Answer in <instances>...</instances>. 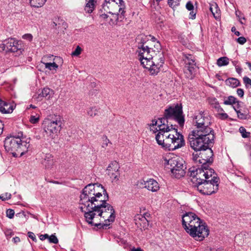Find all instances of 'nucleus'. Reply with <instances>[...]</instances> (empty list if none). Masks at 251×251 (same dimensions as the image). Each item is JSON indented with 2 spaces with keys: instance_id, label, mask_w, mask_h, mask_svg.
Listing matches in <instances>:
<instances>
[{
  "instance_id": "1",
  "label": "nucleus",
  "mask_w": 251,
  "mask_h": 251,
  "mask_svg": "<svg viewBox=\"0 0 251 251\" xmlns=\"http://www.w3.org/2000/svg\"><path fill=\"white\" fill-rule=\"evenodd\" d=\"M79 198V208L84 212L86 221L89 225L104 228L114 222L115 211L107 203L108 195L102 185L88 184L82 190Z\"/></svg>"
},
{
  "instance_id": "2",
  "label": "nucleus",
  "mask_w": 251,
  "mask_h": 251,
  "mask_svg": "<svg viewBox=\"0 0 251 251\" xmlns=\"http://www.w3.org/2000/svg\"><path fill=\"white\" fill-rule=\"evenodd\" d=\"M161 50L159 41L154 43L153 48L144 46V43L138 45L139 60L143 67L149 69L152 75H157L164 63V55Z\"/></svg>"
},
{
  "instance_id": "3",
  "label": "nucleus",
  "mask_w": 251,
  "mask_h": 251,
  "mask_svg": "<svg viewBox=\"0 0 251 251\" xmlns=\"http://www.w3.org/2000/svg\"><path fill=\"white\" fill-rule=\"evenodd\" d=\"M159 132L155 135V139L159 145L169 151H174L185 145L183 136L177 132L175 126L172 124L160 126Z\"/></svg>"
},
{
  "instance_id": "4",
  "label": "nucleus",
  "mask_w": 251,
  "mask_h": 251,
  "mask_svg": "<svg viewBox=\"0 0 251 251\" xmlns=\"http://www.w3.org/2000/svg\"><path fill=\"white\" fill-rule=\"evenodd\" d=\"M182 225L186 232L197 241H202L209 234L206 224L192 212H186L182 215Z\"/></svg>"
},
{
  "instance_id": "5",
  "label": "nucleus",
  "mask_w": 251,
  "mask_h": 251,
  "mask_svg": "<svg viewBox=\"0 0 251 251\" xmlns=\"http://www.w3.org/2000/svg\"><path fill=\"white\" fill-rule=\"evenodd\" d=\"M29 142V138H26L22 132H19L18 135L7 137L4 141V147L13 156L17 157L19 154L22 156L27 151Z\"/></svg>"
},
{
  "instance_id": "6",
  "label": "nucleus",
  "mask_w": 251,
  "mask_h": 251,
  "mask_svg": "<svg viewBox=\"0 0 251 251\" xmlns=\"http://www.w3.org/2000/svg\"><path fill=\"white\" fill-rule=\"evenodd\" d=\"M189 140L190 147L198 152L209 146L214 139V134H205L201 131H192L189 135Z\"/></svg>"
},
{
  "instance_id": "7",
  "label": "nucleus",
  "mask_w": 251,
  "mask_h": 251,
  "mask_svg": "<svg viewBox=\"0 0 251 251\" xmlns=\"http://www.w3.org/2000/svg\"><path fill=\"white\" fill-rule=\"evenodd\" d=\"M169 120H174L176 121L180 126L182 127L184 124V117L183 115L182 108L181 105L178 104L171 105L166 108L164 113V117L159 119L160 126H166L169 124Z\"/></svg>"
},
{
  "instance_id": "8",
  "label": "nucleus",
  "mask_w": 251,
  "mask_h": 251,
  "mask_svg": "<svg viewBox=\"0 0 251 251\" xmlns=\"http://www.w3.org/2000/svg\"><path fill=\"white\" fill-rule=\"evenodd\" d=\"M207 178L199 177V181L196 182L195 187L197 188V190L202 194L210 195L215 193L219 188V178L217 176V174L214 171L211 176H209L206 177Z\"/></svg>"
},
{
  "instance_id": "9",
  "label": "nucleus",
  "mask_w": 251,
  "mask_h": 251,
  "mask_svg": "<svg viewBox=\"0 0 251 251\" xmlns=\"http://www.w3.org/2000/svg\"><path fill=\"white\" fill-rule=\"evenodd\" d=\"M125 5L123 0H105L102 5L101 12L104 11L114 16L117 22L122 21L125 18Z\"/></svg>"
},
{
  "instance_id": "10",
  "label": "nucleus",
  "mask_w": 251,
  "mask_h": 251,
  "mask_svg": "<svg viewBox=\"0 0 251 251\" xmlns=\"http://www.w3.org/2000/svg\"><path fill=\"white\" fill-rule=\"evenodd\" d=\"M213 151L208 146L198 152H194L192 154V159L195 164H199L206 170H209V165L213 161Z\"/></svg>"
},
{
  "instance_id": "11",
  "label": "nucleus",
  "mask_w": 251,
  "mask_h": 251,
  "mask_svg": "<svg viewBox=\"0 0 251 251\" xmlns=\"http://www.w3.org/2000/svg\"><path fill=\"white\" fill-rule=\"evenodd\" d=\"M193 123L196 129L193 131H201L205 134H214V130L209 127L211 124L210 117L204 112L196 113L194 116Z\"/></svg>"
},
{
  "instance_id": "12",
  "label": "nucleus",
  "mask_w": 251,
  "mask_h": 251,
  "mask_svg": "<svg viewBox=\"0 0 251 251\" xmlns=\"http://www.w3.org/2000/svg\"><path fill=\"white\" fill-rule=\"evenodd\" d=\"M165 161L166 167L171 170L175 177L180 178L185 175L186 167L182 159L174 157Z\"/></svg>"
},
{
  "instance_id": "13",
  "label": "nucleus",
  "mask_w": 251,
  "mask_h": 251,
  "mask_svg": "<svg viewBox=\"0 0 251 251\" xmlns=\"http://www.w3.org/2000/svg\"><path fill=\"white\" fill-rule=\"evenodd\" d=\"M63 119L60 115H54L50 119H46L43 123L44 130L51 138L62 128Z\"/></svg>"
},
{
  "instance_id": "14",
  "label": "nucleus",
  "mask_w": 251,
  "mask_h": 251,
  "mask_svg": "<svg viewBox=\"0 0 251 251\" xmlns=\"http://www.w3.org/2000/svg\"><path fill=\"white\" fill-rule=\"evenodd\" d=\"M197 166H193L190 168L188 170L189 175L192 177V181L193 183L196 184V182L199 181V177L202 178H207V176H211L212 173H214V170L210 168L209 170H206L201 167L200 164H196Z\"/></svg>"
},
{
  "instance_id": "15",
  "label": "nucleus",
  "mask_w": 251,
  "mask_h": 251,
  "mask_svg": "<svg viewBox=\"0 0 251 251\" xmlns=\"http://www.w3.org/2000/svg\"><path fill=\"white\" fill-rule=\"evenodd\" d=\"M4 50L7 51L16 53V55L22 54L25 50L23 42L20 40H17L14 38L6 39L3 44Z\"/></svg>"
},
{
  "instance_id": "16",
  "label": "nucleus",
  "mask_w": 251,
  "mask_h": 251,
  "mask_svg": "<svg viewBox=\"0 0 251 251\" xmlns=\"http://www.w3.org/2000/svg\"><path fill=\"white\" fill-rule=\"evenodd\" d=\"M185 66L184 72L188 78H192L196 71L197 66L194 57L191 54L186 56L185 59Z\"/></svg>"
},
{
  "instance_id": "17",
  "label": "nucleus",
  "mask_w": 251,
  "mask_h": 251,
  "mask_svg": "<svg viewBox=\"0 0 251 251\" xmlns=\"http://www.w3.org/2000/svg\"><path fill=\"white\" fill-rule=\"evenodd\" d=\"M120 165L116 161H112L107 168V174L112 179V182H116L119 180L120 176Z\"/></svg>"
},
{
  "instance_id": "18",
  "label": "nucleus",
  "mask_w": 251,
  "mask_h": 251,
  "mask_svg": "<svg viewBox=\"0 0 251 251\" xmlns=\"http://www.w3.org/2000/svg\"><path fill=\"white\" fill-rule=\"evenodd\" d=\"M42 164L46 169L51 168L54 164L53 156L50 153L46 154L43 158Z\"/></svg>"
},
{
  "instance_id": "19",
  "label": "nucleus",
  "mask_w": 251,
  "mask_h": 251,
  "mask_svg": "<svg viewBox=\"0 0 251 251\" xmlns=\"http://www.w3.org/2000/svg\"><path fill=\"white\" fill-rule=\"evenodd\" d=\"M144 186L148 190L152 192H157L160 188L158 183L153 179H150L145 181Z\"/></svg>"
},
{
  "instance_id": "20",
  "label": "nucleus",
  "mask_w": 251,
  "mask_h": 251,
  "mask_svg": "<svg viewBox=\"0 0 251 251\" xmlns=\"http://www.w3.org/2000/svg\"><path fill=\"white\" fill-rule=\"evenodd\" d=\"M13 106L0 100V111L2 113H11L13 111Z\"/></svg>"
},
{
  "instance_id": "21",
  "label": "nucleus",
  "mask_w": 251,
  "mask_h": 251,
  "mask_svg": "<svg viewBox=\"0 0 251 251\" xmlns=\"http://www.w3.org/2000/svg\"><path fill=\"white\" fill-rule=\"evenodd\" d=\"M96 2V0H87L84 7L85 12L89 14L92 13L95 9Z\"/></svg>"
},
{
  "instance_id": "22",
  "label": "nucleus",
  "mask_w": 251,
  "mask_h": 251,
  "mask_svg": "<svg viewBox=\"0 0 251 251\" xmlns=\"http://www.w3.org/2000/svg\"><path fill=\"white\" fill-rule=\"evenodd\" d=\"M53 94V90L49 88H44L39 94V98H45L49 99Z\"/></svg>"
},
{
  "instance_id": "23",
  "label": "nucleus",
  "mask_w": 251,
  "mask_h": 251,
  "mask_svg": "<svg viewBox=\"0 0 251 251\" xmlns=\"http://www.w3.org/2000/svg\"><path fill=\"white\" fill-rule=\"evenodd\" d=\"M30 4L34 7H41L43 6L47 0H29Z\"/></svg>"
},
{
  "instance_id": "24",
  "label": "nucleus",
  "mask_w": 251,
  "mask_h": 251,
  "mask_svg": "<svg viewBox=\"0 0 251 251\" xmlns=\"http://www.w3.org/2000/svg\"><path fill=\"white\" fill-rule=\"evenodd\" d=\"M229 59L226 57H222L217 60V64L218 66L221 67L228 65Z\"/></svg>"
},
{
  "instance_id": "25",
  "label": "nucleus",
  "mask_w": 251,
  "mask_h": 251,
  "mask_svg": "<svg viewBox=\"0 0 251 251\" xmlns=\"http://www.w3.org/2000/svg\"><path fill=\"white\" fill-rule=\"evenodd\" d=\"M226 83L229 84L232 87H236L239 85V81L235 78H230L226 80Z\"/></svg>"
},
{
  "instance_id": "26",
  "label": "nucleus",
  "mask_w": 251,
  "mask_h": 251,
  "mask_svg": "<svg viewBox=\"0 0 251 251\" xmlns=\"http://www.w3.org/2000/svg\"><path fill=\"white\" fill-rule=\"evenodd\" d=\"M236 102H238L236 98L230 96L224 100V103L226 105H231L233 104H236Z\"/></svg>"
},
{
  "instance_id": "27",
  "label": "nucleus",
  "mask_w": 251,
  "mask_h": 251,
  "mask_svg": "<svg viewBox=\"0 0 251 251\" xmlns=\"http://www.w3.org/2000/svg\"><path fill=\"white\" fill-rule=\"evenodd\" d=\"M41 63H42L43 64H44L46 68L50 70H56L58 67V65H57L55 62L45 63V62H43L42 61Z\"/></svg>"
},
{
  "instance_id": "28",
  "label": "nucleus",
  "mask_w": 251,
  "mask_h": 251,
  "mask_svg": "<svg viewBox=\"0 0 251 251\" xmlns=\"http://www.w3.org/2000/svg\"><path fill=\"white\" fill-rule=\"evenodd\" d=\"M101 147L104 149H106L108 146V144H112V143L108 139L106 135H103L101 137Z\"/></svg>"
},
{
  "instance_id": "29",
  "label": "nucleus",
  "mask_w": 251,
  "mask_h": 251,
  "mask_svg": "<svg viewBox=\"0 0 251 251\" xmlns=\"http://www.w3.org/2000/svg\"><path fill=\"white\" fill-rule=\"evenodd\" d=\"M40 119V115L38 114H35V115H31L29 118V122L31 124H36L38 123Z\"/></svg>"
},
{
  "instance_id": "30",
  "label": "nucleus",
  "mask_w": 251,
  "mask_h": 251,
  "mask_svg": "<svg viewBox=\"0 0 251 251\" xmlns=\"http://www.w3.org/2000/svg\"><path fill=\"white\" fill-rule=\"evenodd\" d=\"M98 109L96 107L90 108L87 112L88 114L91 117L95 116L98 114Z\"/></svg>"
},
{
  "instance_id": "31",
  "label": "nucleus",
  "mask_w": 251,
  "mask_h": 251,
  "mask_svg": "<svg viewBox=\"0 0 251 251\" xmlns=\"http://www.w3.org/2000/svg\"><path fill=\"white\" fill-rule=\"evenodd\" d=\"M209 103L216 109H219L220 107L216 98H211L209 100Z\"/></svg>"
},
{
  "instance_id": "32",
  "label": "nucleus",
  "mask_w": 251,
  "mask_h": 251,
  "mask_svg": "<svg viewBox=\"0 0 251 251\" xmlns=\"http://www.w3.org/2000/svg\"><path fill=\"white\" fill-rule=\"evenodd\" d=\"M180 0H168V3L170 7L174 8L179 4Z\"/></svg>"
},
{
  "instance_id": "33",
  "label": "nucleus",
  "mask_w": 251,
  "mask_h": 251,
  "mask_svg": "<svg viewBox=\"0 0 251 251\" xmlns=\"http://www.w3.org/2000/svg\"><path fill=\"white\" fill-rule=\"evenodd\" d=\"M243 81L247 88H251V79L249 77L247 76L244 77Z\"/></svg>"
},
{
  "instance_id": "34",
  "label": "nucleus",
  "mask_w": 251,
  "mask_h": 251,
  "mask_svg": "<svg viewBox=\"0 0 251 251\" xmlns=\"http://www.w3.org/2000/svg\"><path fill=\"white\" fill-rule=\"evenodd\" d=\"M239 131L242 134V136L243 138H247L249 136L250 132H247L246 129L241 126L239 128Z\"/></svg>"
},
{
  "instance_id": "35",
  "label": "nucleus",
  "mask_w": 251,
  "mask_h": 251,
  "mask_svg": "<svg viewBox=\"0 0 251 251\" xmlns=\"http://www.w3.org/2000/svg\"><path fill=\"white\" fill-rule=\"evenodd\" d=\"M81 51V48L79 46H77L75 48V50L73 52H72L71 55L74 56H77L79 54H80Z\"/></svg>"
},
{
  "instance_id": "36",
  "label": "nucleus",
  "mask_w": 251,
  "mask_h": 251,
  "mask_svg": "<svg viewBox=\"0 0 251 251\" xmlns=\"http://www.w3.org/2000/svg\"><path fill=\"white\" fill-rule=\"evenodd\" d=\"M50 243L53 244H57L58 243V240L55 235L52 234L48 238Z\"/></svg>"
},
{
  "instance_id": "37",
  "label": "nucleus",
  "mask_w": 251,
  "mask_h": 251,
  "mask_svg": "<svg viewBox=\"0 0 251 251\" xmlns=\"http://www.w3.org/2000/svg\"><path fill=\"white\" fill-rule=\"evenodd\" d=\"M6 216L9 219H12L14 217L15 212L12 209H8L6 211Z\"/></svg>"
},
{
  "instance_id": "38",
  "label": "nucleus",
  "mask_w": 251,
  "mask_h": 251,
  "mask_svg": "<svg viewBox=\"0 0 251 251\" xmlns=\"http://www.w3.org/2000/svg\"><path fill=\"white\" fill-rule=\"evenodd\" d=\"M11 195L9 193H5L2 194L0 196V199L2 201L9 200L11 198Z\"/></svg>"
},
{
  "instance_id": "39",
  "label": "nucleus",
  "mask_w": 251,
  "mask_h": 251,
  "mask_svg": "<svg viewBox=\"0 0 251 251\" xmlns=\"http://www.w3.org/2000/svg\"><path fill=\"white\" fill-rule=\"evenodd\" d=\"M234 110L236 112L238 117L239 119H244L246 118V115L242 113L240 110H237L235 108H234Z\"/></svg>"
},
{
  "instance_id": "40",
  "label": "nucleus",
  "mask_w": 251,
  "mask_h": 251,
  "mask_svg": "<svg viewBox=\"0 0 251 251\" xmlns=\"http://www.w3.org/2000/svg\"><path fill=\"white\" fill-rule=\"evenodd\" d=\"M159 119L158 118V120L155 119L152 120L151 121V123L148 124L149 126H157V127L159 128V125L160 124V122H159Z\"/></svg>"
},
{
  "instance_id": "41",
  "label": "nucleus",
  "mask_w": 251,
  "mask_h": 251,
  "mask_svg": "<svg viewBox=\"0 0 251 251\" xmlns=\"http://www.w3.org/2000/svg\"><path fill=\"white\" fill-rule=\"evenodd\" d=\"M58 21H59V19H57V18H56L55 20H53L51 22V23L50 25L51 26L54 28L57 29V26L60 25V24L58 23ZM58 27H59V26H58Z\"/></svg>"
},
{
  "instance_id": "42",
  "label": "nucleus",
  "mask_w": 251,
  "mask_h": 251,
  "mask_svg": "<svg viewBox=\"0 0 251 251\" xmlns=\"http://www.w3.org/2000/svg\"><path fill=\"white\" fill-rule=\"evenodd\" d=\"M16 217H19V218H22V219H23V218L26 219V213L24 211H22L17 213L16 214Z\"/></svg>"
},
{
  "instance_id": "43",
  "label": "nucleus",
  "mask_w": 251,
  "mask_h": 251,
  "mask_svg": "<svg viewBox=\"0 0 251 251\" xmlns=\"http://www.w3.org/2000/svg\"><path fill=\"white\" fill-rule=\"evenodd\" d=\"M186 8L189 11H191L194 10V5L191 1H189L187 2L186 4Z\"/></svg>"
},
{
  "instance_id": "44",
  "label": "nucleus",
  "mask_w": 251,
  "mask_h": 251,
  "mask_svg": "<svg viewBox=\"0 0 251 251\" xmlns=\"http://www.w3.org/2000/svg\"><path fill=\"white\" fill-rule=\"evenodd\" d=\"M28 236L31 238L33 241L36 242L37 239L34 233L31 231H29L27 233Z\"/></svg>"
},
{
  "instance_id": "45",
  "label": "nucleus",
  "mask_w": 251,
  "mask_h": 251,
  "mask_svg": "<svg viewBox=\"0 0 251 251\" xmlns=\"http://www.w3.org/2000/svg\"><path fill=\"white\" fill-rule=\"evenodd\" d=\"M237 41L239 44L243 45L246 43V39L244 37H240L238 38H237Z\"/></svg>"
},
{
  "instance_id": "46",
  "label": "nucleus",
  "mask_w": 251,
  "mask_h": 251,
  "mask_svg": "<svg viewBox=\"0 0 251 251\" xmlns=\"http://www.w3.org/2000/svg\"><path fill=\"white\" fill-rule=\"evenodd\" d=\"M23 38L30 41L32 39V36L30 34H25L23 36Z\"/></svg>"
},
{
  "instance_id": "47",
  "label": "nucleus",
  "mask_w": 251,
  "mask_h": 251,
  "mask_svg": "<svg viewBox=\"0 0 251 251\" xmlns=\"http://www.w3.org/2000/svg\"><path fill=\"white\" fill-rule=\"evenodd\" d=\"M237 93L238 95L241 98L243 97L244 95V90L242 89H240V88L237 89Z\"/></svg>"
},
{
  "instance_id": "48",
  "label": "nucleus",
  "mask_w": 251,
  "mask_h": 251,
  "mask_svg": "<svg viewBox=\"0 0 251 251\" xmlns=\"http://www.w3.org/2000/svg\"><path fill=\"white\" fill-rule=\"evenodd\" d=\"M196 13L194 11V10L190 11L189 14V18L191 19H195L196 18Z\"/></svg>"
},
{
  "instance_id": "49",
  "label": "nucleus",
  "mask_w": 251,
  "mask_h": 251,
  "mask_svg": "<svg viewBox=\"0 0 251 251\" xmlns=\"http://www.w3.org/2000/svg\"><path fill=\"white\" fill-rule=\"evenodd\" d=\"M49 235L48 234H41L39 236V238L41 240L43 241L46 239H48Z\"/></svg>"
},
{
  "instance_id": "50",
  "label": "nucleus",
  "mask_w": 251,
  "mask_h": 251,
  "mask_svg": "<svg viewBox=\"0 0 251 251\" xmlns=\"http://www.w3.org/2000/svg\"><path fill=\"white\" fill-rule=\"evenodd\" d=\"M140 40H141V41L138 43V46L139 45V44H141L142 43H144V46H146L145 45V44H146V37L145 36H141Z\"/></svg>"
},
{
  "instance_id": "51",
  "label": "nucleus",
  "mask_w": 251,
  "mask_h": 251,
  "mask_svg": "<svg viewBox=\"0 0 251 251\" xmlns=\"http://www.w3.org/2000/svg\"><path fill=\"white\" fill-rule=\"evenodd\" d=\"M150 127L151 131H152L153 133H155L156 132L158 131L159 132V128H157V127H154V126H149Z\"/></svg>"
},
{
  "instance_id": "52",
  "label": "nucleus",
  "mask_w": 251,
  "mask_h": 251,
  "mask_svg": "<svg viewBox=\"0 0 251 251\" xmlns=\"http://www.w3.org/2000/svg\"><path fill=\"white\" fill-rule=\"evenodd\" d=\"M231 31L234 32L236 36H239L240 35V33L238 31L236 30V28L235 27H232L231 28Z\"/></svg>"
},
{
  "instance_id": "53",
  "label": "nucleus",
  "mask_w": 251,
  "mask_h": 251,
  "mask_svg": "<svg viewBox=\"0 0 251 251\" xmlns=\"http://www.w3.org/2000/svg\"><path fill=\"white\" fill-rule=\"evenodd\" d=\"M220 116L222 119H226L228 118V115L226 113H222L220 114Z\"/></svg>"
},
{
  "instance_id": "54",
  "label": "nucleus",
  "mask_w": 251,
  "mask_h": 251,
  "mask_svg": "<svg viewBox=\"0 0 251 251\" xmlns=\"http://www.w3.org/2000/svg\"><path fill=\"white\" fill-rule=\"evenodd\" d=\"M13 241L15 243H19L20 242V239L18 237H15L13 238Z\"/></svg>"
},
{
  "instance_id": "55",
  "label": "nucleus",
  "mask_w": 251,
  "mask_h": 251,
  "mask_svg": "<svg viewBox=\"0 0 251 251\" xmlns=\"http://www.w3.org/2000/svg\"><path fill=\"white\" fill-rule=\"evenodd\" d=\"M150 216V214L148 213H146L145 214H144V218L148 221L147 219V218H148Z\"/></svg>"
},
{
  "instance_id": "56",
  "label": "nucleus",
  "mask_w": 251,
  "mask_h": 251,
  "mask_svg": "<svg viewBox=\"0 0 251 251\" xmlns=\"http://www.w3.org/2000/svg\"><path fill=\"white\" fill-rule=\"evenodd\" d=\"M150 37L151 38V40H152V41L154 42V43L156 42L155 41L156 39L154 37L150 35Z\"/></svg>"
},
{
  "instance_id": "57",
  "label": "nucleus",
  "mask_w": 251,
  "mask_h": 251,
  "mask_svg": "<svg viewBox=\"0 0 251 251\" xmlns=\"http://www.w3.org/2000/svg\"><path fill=\"white\" fill-rule=\"evenodd\" d=\"M236 103H237V105L234 106L233 108L234 109V108H235L237 109V110H240L239 106V101H238V102H236Z\"/></svg>"
},
{
  "instance_id": "58",
  "label": "nucleus",
  "mask_w": 251,
  "mask_h": 251,
  "mask_svg": "<svg viewBox=\"0 0 251 251\" xmlns=\"http://www.w3.org/2000/svg\"><path fill=\"white\" fill-rule=\"evenodd\" d=\"M100 16L102 17L103 19H106L108 17V15L105 13L102 14Z\"/></svg>"
},
{
  "instance_id": "59",
  "label": "nucleus",
  "mask_w": 251,
  "mask_h": 251,
  "mask_svg": "<svg viewBox=\"0 0 251 251\" xmlns=\"http://www.w3.org/2000/svg\"><path fill=\"white\" fill-rule=\"evenodd\" d=\"M132 251H143L142 250H141L140 248H137V249L133 248L132 250Z\"/></svg>"
},
{
  "instance_id": "60",
  "label": "nucleus",
  "mask_w": 251,
  "mask_h": 251,
  "mask_svg": "<svg viewBox=\"0 0 251 251\" xmlns=\"http://www.w3.org/2000/svg\"><path fill=\"white\" fill-rule=\"evenodd\" d=\"M2 126H3V125L2 124V122L0 120V133L2 132Z\"/></svg>"
},
{
  "instance_id": "61",
  "label": "nucleus",
  "mask_w": 251,
  "mask_h": 251,
  "mask_svg": "<svg viewBox=\"0 0 251 251\" xmlns=\"http://www.w3.org/2000/svg\"><path fill=\"white\" fill-rule=\"evenodd\" d=\"M246 64L248 65L249 69L251 71V63L247 62H246Z\"/></svg>"
},
{
  "instance_id": "62",
  "label": "nucleus",
  "mask_w": 251,
  "mask_h": 251,
  "mask_svg": "<svg viewBox=\"0 0 251 251\" xmlns=\"http://www.w3.org/2000/svg\"><path fill=\"white\" fill-rule=\"evenodd\" d=\"M210 10L211 12L212 13V14H213V16H214V17L215 18H216V17L215 16V13H214V12L213 11V8H212V7H210Z\"/></svg>"
},
{
  "instance_id": "63",
  "label": "nucleus",
  "mask_w": 251,
  "mask_h": 251,
  "mask_svg": "<svg viewBox=\"0 0 251 251\" xmlns=\"http://www.w3.org/2000/svg\"><path fill=\"white\" fill-rule=\"evenodd\" d=\"M236 69L237 72L238 73H239L241 71V68H236Z\"/></svg>"
},
{
  "instance_id": "64",
  "label": "nucleus",
  "mask_w": 251,
  "mask_h": 251,
  "mask_svg": "<svg viewBox=\"0 0 251 251\" xmlns=\"http://www.w3.org/2000/svg\"><path fill=\"white\" fill-rule=\"evenodd\" d=\"M51 182L53 183L58 184V182L55 181H51Z\"/></svg>"
}]
</instances>
